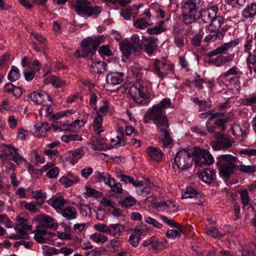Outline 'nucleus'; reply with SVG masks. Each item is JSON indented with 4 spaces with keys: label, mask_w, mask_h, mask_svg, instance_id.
Segmentation results:
<instances>
[{
    "label": "nucleus",
    "mask_w": 256,
    "mask_h": 256,
    "mask_svg": "<svg viewBox=\"0 0 256 256\" xmlns=\"http://www.w3.org/2000/svg\"><path fill=\"white\" fill-rule=\"evenodd\" d=\"M240 194L244 207V208L249 205L250 198L248 191L246 190H241L240 192Z\"/></svg>",
    "instance_id": "46"
},
{
    "label": "nucleus",
    "mask_w": 256,
    "mask_h": 256,
    "mask_svg": "<svg viewBox=\"0 0 256 256\" xmlns=\"http://www.w3.org/2000/svg\"><path fill=\"white\" fill-rule=\"evenodd\" d=\"M136 202L135 198L132 196L126 198L122 202V204L126 208H128L134 206Z\"/></svg>",
    "instance_id": "47"
},
{
    "label": "nucleus",
    "mask_w": 256,
    "mask_h": 256,
    "mask_svg": "<svg viewBox=\"0 0 256 256\" xmlns=\"http://www.w3.org/2000/svg\"><path fill=\"white\" fill-rule=\"evenodd\" d=\"M90 238L91 240L96 243H104L108 240L106 236L99 233H95L92 234Z\"/></svg>",
    "instance_id": "44"
},
{
    "label": "nucleus",
    "mask_w": 256,
    "mask_h": 256,
    "mask_svg": "<svg viewBox=\"0 0 256 256\" xmlns=\"http://www.w3.org/2000/svg\"><path fill=\"white\" fill-rule=\"evenodd\" d=\"M104 42L103 36H97L94 38L88 37L84 40L81 43L84 58L92 57L95 54L98 46Z\"/></svg>",
    "instance_id": "5"
},
{
    "label": "nucleus",
    "mask_w": 256,
    "mask_h": 256,
    "mask_svg": "<svg viewBox=\"0 0 256 256\" xmlns=\"http://www.w3.org/2000/svg\"><path fill=\"white\" fill-rule=\"evenodd\" d=\"M88 144L96 150H101L104 148V140L102 138H98L95 142L92 141Z\"/></svg>",
    "instance_id": "40"
},
{
    "label": "nucleus",
    "mask_w": 256,
    "mask_h": 256,
    "mask_svg": "<svg viewBox=\"0 0 256 256\" xmlns=\"http://www.w3.org/2000/svg\"><path fill=\"white\" fill-rule=\"evenodd\" d=\"M146 152L152 160L156 162L161 160L162 152L160 150L150 146L147 148Z\"/></svg>",
    "instance_id": "21"
},
{
    "label": "nucleus",
    "mask_w": 256,
    "mask_h": 256,
    "mask_svg": "<svg viewBox=\"0 0 256 256\" xmlns=\"http://www.w3.org/2000/svg\"><path fill=\"white\" fill-rule=\"evenodd\" d=\"M150 240V246L152 249L159 250L161 248L162 244L158 242V239L155 238H151Z\"/></svg>",
    "instance_id": "60"
},
{
    "label": "nucleus",
    "mask_w": 256,
    "mask_h": 256,
    "mask_svg": "<svg viewBox=\"0 0 256 256\" xmlns=\"http://www.w3.org/2000/svg\"><path fill=\"white\" fill-rule=\"evenodd\" d=\"M237 157L231 154H222L217 159L216 164L218 168L219 174L224 178H228L234 174L237 170Z\"/></svg>",
    "instance_id": "2"
},
{
    "label": "nucleus",
    "mask_w": 256,
    "mask_h": 256,
    "mask_svg": "<svg viewBox=\"0 0 256 256\" xmlns=\"http://www.w3.org/2000/svg\"><path fill=\"white\" fill-rule=\"evenodd\" d=\"M202 38V36L201 34H196L192 38V44L194 46H199L201 44Z\"/></svg>",
    "instance_id": "58"
},
{
    "label": "nucleus",
    "mask_w": 256,
    "mask_h": 256,
    "mask_svg": "<svg viewBox=\"0 0 256 256\" xmlns=\"http://www.w3.org/2000/svg\"><path fill=\"white\" fill-rule=\"evenodd\" d=\"M129 43L131 46L133 48V52L134 54L136 55L142 48V42H141L139 36L136 34H134L132 36Z\"/></svg>",
    "instance_id": "23"
},
{
    "label": "nucleus",
    "mask_w": 256,
    "mask_h": 256,
    "mask_svg": "<svg viewBox=\"0 0 256 256\" xmlns=\"http://www.w3.org/2000/svg\"><path fill=\"white\" fill-rule=\"evenodd\" d=\"M96 177L97 182H101L103 181L105 184L110 186V183L114 182V178H112L110 175L105 172H97L96 174Z\"/></svg>",
    "instance_id": "26"
},
{
    "label": "nucleus",
    "mask_w": 256,
    "mask_h": 256,
    "mask_svg": "<svg viewBox=\"0 0 256 256\" xmlns=\"http://www.w3.org/2000/svg\"><path fill=\"white\" fill-rule=\"evenodd\" d=\"M48 204L56 210H60L62 209L64 204H66V200L62 196L52 197L48 201Z\"/></svg>",
    "instance_id": "17"
},
{
    "label": "nucleus",
    "mask_w": 256,
    "mask_h": 256,
    "mask_svg": "<svg viewBox=\"0 0 256 256\" xmlns=\"http://www.w3.org/2000/svg\"><path fill=\"white\" fill-rule=\"evenodd\" d=\"M146 117H148L150 120H152L157 128L165 126L168 123L165 110H162L156 104L154 105L148 110L146 112Z\"/></svg>",
    "instance_id": "6"
},
{
    "label": "nucleus",
    "mask_w": 256,
    "mask_h": 256,
    "mask_svg": "<svg viewBox=\"0 0 256 256\" xmlns=\"http://www.w3.org/2000/svg\"><path fill=\"white\" fill-rule=\"evenodd\" d=\"M203 0H187L183 6L182 20L187 24L195 22L201 19L205 24H210L218 14V8L213 5L206 8H202Z\"/></svg>",
    "instance_id": "1"
},
{
    "label": "nucleus",
    "mask_w": 256,
    "mask_h": 256,
    "mask_svg": "<svg viewBox=\"0 0 256 256\" xmlns=\"http://www.w3.org/2000/svg\"><path fill=\"white\" fill-rule=\"evenodd\" d=\"M164 21H160L158 25L154 26V28H148L146 32L150 34H158L165 30Z\"/></svg>",
    "instance_id": "35"
},
{
    "label": "nucleus",
    "mask_w": 256,
    "mask_h": 256,
    "mask_svg": "<svg viewBox=\"0 0 256 256\" xmlns=\"http://www.w3.org/2000/svg\"><path fill=\"white\" fill-rule=\"evenodd\" d=\"M59 174V169L58 168H51L46 173V176L50 178H56Z\"/></svg>",
    "instance_id": "63"
},
{
    "label": "nucleus",
    "mask_w": 256,
    "mask_h": 256,
    "mask_svg": "<svg viewBox=\"0 0 256 256\" xmlns=\"http://www.w3.org/2000/svg\"><path fill=\"white\" fill-rule=\"evenodd\" d=\"M206 233L208 235H210L214 238H220L224 236L222 234L216 227L212 226L210 228L206 229Z\"/></svg>",
    "instance_id": "41"
},
{
    "label": "nucleus",
    "mask_w": 256,
    "mask_h": 256,
    "mask_svg": "<svg viewBox=\"0 0 256 256\" xmlns=\"http://www.w3.org/2000/svg\"><path fill=\"white\" fill-rule=\"evenodd\" d=\"M74 8L78 15L86 18H97L102 10L100 6H93L88 0H76Z\"/></svg>",
    "instance_id": "3"
},
{
    "label": "nucleus",
    "mask_w": 256,
    "mask_h": 256,
    "mask_svg": "<svg viewBox=\"0 0 256 256\" xmlns=\"http://www.w3.org/2000/svg\"><path fill=\"white\" fill-rule=\"evenodd\" d=\"M92 60V64L90 65V71L92 72L95 74L102 73L106 70V64L104 62H94L93 58H90Z\"/></svg>",
    "instance_id": "22"
},
{
    "label": "nucleus",
    "mask_w": 256,
    "mask_h": 256,
    "mask_svg": "<svg viewBox=\"0 0 256 256\" xmlns=\"http://www.w3.org/2000/svg\"><path fill=\"white\" fill-rule=\"evenodd\" d=\"M20 74L18 68L15 66H12L9 72L8 78L11 82L18 80L20 78Z\"/></svg>",
    "instance_id": "38"
},
{
    "label": "nucleus",
    "mask_w": 256,
    "mask_h": 256,
    "mask_svg": "<svg viewBox=\"0 0 256 256\" xmlns=\"http://www.w3.org/2000/svg\"><path fill=\"white\" fill-rule=\"evenodd\" d=\"M247 64L250 66V64H256V50L253 54H250L246 58Z\"/></svg>",
    "instance_id": "61"
},
{
    "label": "nucleus",
    "mask_w": 256,
    "mask_h": 256,
    "mask_svg": "<svg viewBox=\"0 0 256 256\" xmlns=\"http://www.w3.org/2000/svg\"><path fill=\"white\" fill-rule=\"evenodd\" d=\"M224 18L216 14L215 17L209 24L208 30L210 32H220L222 25L224 24Z\"/></svg>",
    "instance_id": "15"
},
{
    "label": "nucleus",
    "mask_w": 256,
    "mask_h": 256,
    "mask_svg": "<svg viewBox=\"0 0 256 256\" xmlns=\"http://www.w3.org/2000/svg\"><path fill=\"white\" fill-rule=\"evenodd\" d=\"M130 94L132 100L138 104H146L150 96L147 85L143 82H136L130 88Z\"/></svg>",
    "instance_id": "4"
},
{
    "label": "nucleus",
    "mask_w": 256,
    "mask_h": 256,
    "mask_svg": "<svg viewBox=\"0 0 256 256\" xmlns=\"http://www.w3.org/2000/svg\"><path fill=\"white\" fill-rule=\"evenodd\" d=\"M239 70L236 66H234L228 70L222 75L224 78H226L230 76H236L238 74Z\"/></svg>",
    "instance_id": "48"
},
{
    "label": "nucleus",
    "mask_w": 256,
    "mask_h": 256,
    "mask_svg": "<svg viewBox=\"0 0 256 256\" xmlns=\"http://www.w3.org/2000/svg\"><path fill=\"white\" fill-rule=\"evenodd\" d=\"M237 170L242 172L250 174L256 171V167L254 166L238 165Z\"/></svg>",
    "instance_id": "45"
},
{
    "label": "nucleus",
    "mask_w": 256,
    "mask_h": 256,
    "mask_svg": "<svg viewBox=\"0 0 256 256\" xmlns=\"http://www.w3.org/2000/svg\"><path fill=\"white\" fill-rule=\"evenodd\" d=\"M169 126L168 123L165 126L158 127L160 132V140L164 148H170L172 142V139L170 136L169 130H168Z\"/></svg>",
    "instance_id": "13"
},
{
    "label": "nucleus",
    "mask_w": 256,
    "mask_h": 256,
    "mask_svg": "<svg viewBox=\"0 0 256 256\" xmlns=\"http://www.w3.org/2000/svg\"><path fill=\"white\" fill-rule=\"evenodd\" d=\"M158 39L152 37L145 38L146 44H144L146 52L148 54H152L156 48Z\"/></svg>",
    "instance_id": "24"
},
{
    "label": "nucleus",
    "mask_w": 256,
    "mask_h": 256,
    "mask_svg": "<svg viewBox=\"0 0 256 256\" xmlns=\"http://www.w3.org/2000/svg\"><path fill=\"white\" fill-rule=\"evenodd\" d=\"M120 48L122 54L126 58H128L133 52V48L131 46L128 40H124L120 42Z\"/></svg>",
    "instance_id": "25"
},
{
    "label": "nucleus",
    "mask_w": 256,
    "mask_h": 256,
    "mask_svg": "<svg viewBox=\"0 0 256 256\" xmlns=\"http://www.w3.org/2000/svg\"><path fill=\"white\" fill-rule=\"evenodd\" d=\"M32 100L38 104L49 106L48 104L52 102L49 95L44 91H36L32 93L30 95Z\"/></svg>",
    "instance_id": "11"
},
{
    "label": "nucleus",
    "mask_w": 256,
    "mask_h": 256,
    "mask_svg": "<svg viewBox=\"0 0 256 256\" xmlns=\"http://www.w3.org/2000/svg\"><path fill=\"white\" fill-rule=\"evenodd\" d=\"M94 110L96 111L97 116L94 120V126L95 128V131L96 133L100 135V133L103 132V130L102 128V122L103 120L101 114H98V112L96 107L94 108Z\"/></svg>",
    "instance_id": "27"
},
{
    "label": "nucleus",
    "mask_w": 256,
    "mask_h": 256,
    "mask_svg": "<svg viewBox=\"0 0 256 256\" xmlns=\"http://www.w3.org/2000/svg\"><path fill=\"white\" fill-rule=\"evenodd\" d=\"M198 194L197 192L192 187H188L185 191L182 194V198H193Z\"/></svg>",
    "instance_id": "39"
},
{
    "label": "nucleus",
    "mask_w": 256,
    "mask_h": 256,
    "mask_svg": "<svg viewBox=\"0 0 256 256\" xmlns=\"http://www.w3.org/2000/svg\"><path fill=\"white\" fill-rule=\"evenodd\" d=\"M239 44V40L236 39L224 44L216 50L210 52L208 54V57L213 56L218 54H226L229 50L232 49Z\"/></svg>",
    "instance_id": "12"
},
{
    "label": "nucleus",
    "mask_w": 256,
    "mask_h": 256,
    "mask_svg": "<svg viewBox=\"0 0 256 256\" xmlns=\"http://www.w3.org/2000/svg\"><path fill=\"white\" fill-rule=\"evenodd\" d=\"M108 102L106 100L102 101V105L100 108L99 110H98V114L104 116L108 112Z\"/></svg>",
    "instance_id": "62"
},
{
    "label": "nucleus",
    "mask_w": 256,
    "mask_h": 256,
    "mask_svg": "<svg viewBox=\"0 0 256 256\" xmlns=\"http://www.w3.org/2000/svg\"><path fill=\"white\" fill-rule=\"evenodd\" d=\"M256 15V3L248 4L242 13V18L248 19L254 18Z\"/></svg>",
    "instance_id": "20"
},
{
    "label": "nucleus",
    "mask_w": 256,
    "mask_h": 256,
    "mask_svg": "<svg viewBox=\"0 0 256 256\" xmlns=\"http://www.w3.org/2000/svg\"><path fill=\"white\" fill-rule=\"evenodd\" d=\"M244 48L245 52L248 53V54H252V51L254 53L256 50V40L252 38L248 40L244 45Z\"/></svg>",
    "instance_id": "32"
},
{
    "label": "nucleus",
    "mask_w": 256,
    "mask_h": 256,
    "mask_svg": "<svg viewBox=\"0 0 256 256\" xmlns=\"http://www.w3.org/2000/svg\"><path fill=\"white\" fill-rule=\"evenodd\" d=\"M214 138V140L212 141L210 144L216 150H226L232 146L233 142L222 134H215Z\"/></svg>",
    "instance_id": "9"
},
{
    "label": "nucleus",
    "mask_w": 256,
    "mask_h": 256,
    "mask_svg": "<svg viewBox=\"0 0 256 256\" xmlns=\"http://www.w3.org/2000/svg\"><path fill=\"white\" fill-rule=\"evenodd\" d=\"M126 140L124 138L121 136H117L115 138L110 140L112 144V146H116L118 148L120 146H124L126 144Z\"/></svg>",
    "instance_id": "42"
},
{
    "label": "nucleus",
    "mask_w": 256,
    "mask_h": 256,
    "mask_svg": "<svg viewBox=\"0 0 256 256\" xmlns=\"http://www.w3.org/2000/svg\"><path fill=\"white\" fill-rule=\"evenodd\" d=\"M182 232H183V231L180 232L179 230H170L166 232V235L168 238H176L180 237Z\"/></svg>",
    "instance_id": "55"
},
{
    "label": "nucleus",
    "mask_w": 256,
    "mask_h": 256,
    "mask_svg": "<svg viewBox=\"0 0 256 256\" xmlns=\"http://www.w3.org/2000/svg\"><path fill=\"white\" fill-rule=\"evenodd\" d=\"M98 52L102 56H109L112 55V51L110 49L109 46L107 45H104L100 46L98 50Z\"/></svg>",
    "instance_id": "52"
},
{
    "label": "nucleus",
    "mask_w": 256,
    "mask_h": 256,
    "mask_svg": "<svg viewBox=\"0 0 256 256\" xmlns=\"http://www.w3.org/2000/svg\"><path fill=\"white\" fill-rule=\"evenodd\" d=\"M193 158L191 154L186 149L178 151L174 158V162L180 170H186L192 164Z\"/></svg>",
    "instance_id": "8"
},
{
    "label": "nucleus",
    "mask_w": 256,
    "mask_h": 256,
    "mask_svg": "<svg viewBox=\"0 0 256 256\" xmlns=\"http://www.w3.org/2000/svg\"><path fill=\"white\" fill-rule=\"evenodd\" d=\"M50 130V127L47 122L42 123L40 126H38L36 129L37 133L40 134V136H43L45 134Z\"/></svg>",
    "instance_id": "49"
},
{
    "label": "nucleus",
    "mask_w": 256,
    "mask_h": 256,
    "mask_svg": "<svg viewBox=\"0 0 256 256\" xmlns=\"http://www.w3.org/2000/svg\"><path fill=\"white\" fill-rule=\"evenodd\" d=\"M142 232L138 229L135 228L129 238V242L131 245L136 247L138 246Z\"/></svg>",
    "instance_id": "29"
},
{
    "label": "nucleus",
    "mask_w": 256,
    "mask_h": 256,
    "mask_svg": "<svg viewBox=\"0 0 256 256\" xmlns=\"http://www.w3.org/2000/svg\"><path fill=\"white\" fill-rule=\"evenodd\" d=\"M153 64L154 68V72L162 78H163L174 69L173 66L164 60L156 59Z\"/></svg>",
    "instance_id": "10"
},
{
    "label": "nucleus",
    "mask_w": 256,
    "mask_h": 256,
    "mask_svg": "<svg viewBox=\"0 0 256 256\" xmlns=\"http://www.w3.org/2000/svg\"><path fill=\"white\" fill-rule=\"evenodd\" d=\"M124 229V227L119 224H110L108 226V234L118 236Z\"/></svg>",
    "instance_id": "31"
},
{
    "label": "nucleus",
    "mask_w": 256,
    "mask_h": 256,
    "mask_svg": "<svg viewBox=\"0 0 256 256\" xmlns=\"http://www.w3.org/2000/svg\"><path fill=\"white\" fill-rule=\"evenodd\" d=\"M195 159V164L197 166L210 165L214 162V158L206 150L195 146L192 152Z\"/></svg>",
    "instance_id": "7"
},
{
    "label": "nucleus",
    "mask_w": 256,
    "mask_h": 256,
    "mask_svg": "<svg viewBox=\"0 0 256 256\" xmlns=\"http://www.w3.org/2000/svg\"><path fill=\"white\" fill-rule=\"evenodd\" d=\"M159 106L160 108L164 110V109L169 108L171 106L170 100L168 98L163 99L160 104H156Z\"/></svg>",
    "instance_id": "57"
},
{
    "label": "nucleus",
    "mask_w": 256,
    "mask_h": 256,
    "mask_svg": "<svg viewBox=\"0 0 256 256\" xmlns=\"http://www.w3.org/2000/svg\"><path fill=\"white\" fill-rule=\"evenodd\" d=\"M8 148V154L10 155L12 157V160L14 161L16 164H18L19 162H22L24 160L25 162V160H24V158L20 156V154L18 152V150L11 148L10 146H7Z\"/></svg>",
    "instance_id": "34"
},
{
    "label": "nucleus",
    "mask_w": 256,
    "mask_h": 256,
    "mask_svg": "<svg viewBox=\"0 0 256 256\" xmlns=\"http://www.w3.org/2000/svg\"><path fill=\"white\" fill-rule=\"evenodd\" d=\"M152 24V23L150 20H146L144 18H138L134 22V26L140 30L144 29Z\"/></svg>",
    "instance_id": "33"
},
{
    "label": "nucleus",
    "mask_w": 256,
    "mask_h": 256,
    "mask_svg": "<svg viewBox=\"0 0 256 256\" xmlns=\"http://www.w3.org/2000/svg\"><path fill=\"white\" fill-rule=\"evenodd\" d=\"M232 130L233 135L238 138H242V140L246 135V128L244 126L236 124L233 125Z\"/></svg>",
    "instance_id": "28"
},
{
    "label": "nucleus",
    "mask_w": 256,
    "mask_h": 256,
    "mask_svg": "<svg viewBox=\"0 0 256 256\" xmlns=\"http://www.w3.org/2000/svg\"><path fill=\"white\" fill-rule=\"evenodd\" d=\"M47 83L51 84L54 86L56 88H60L64 86L65 84V82L60 80V78L50 76V77L46 80Z\"/></svg>",
    "instance_id": "36"
},
{
    "label": "nucleus",
    "mask_w": 256,
    "mask_h": 256,
    "mask_svg": "<svg viewBox=\"0 0 256 256\" xmlns=\"http://www.w3.org/2000/svg\"><path fill=\"white\" fill-rule=\"evenodd\" d=\"M62 214L67 220H74L77 216L76 210L74 206H68L62 210Z\"/></svg>",
    "instance_id": "19"
},
{
    "label": "nucleus",
    "mask_w": 256,
    "mask_h": 256,
    "mask_svg": "<svg viewBox=\"0 0 256 256\" xmlns=\"http://www.w3.org/2000/svg\"><path fill=\"white\" fill-rule=\"evenodd\" d=\"M83 150L81 148L76 149L70 152L71 158H76L78 160L82 158L84 155Z\"/></svg>",
    "instance_id": "56"
},
{
    "label": "nucleus",
    "mask_w": 256,
    "mask_h": 256,
    "mask_svg": "<svg viewBox=\"0 0 256 256\" xmlns=\"http://www.w3.org/2000/svg\"><path fill=\"white\" fill-rule=\"evenodd\" d=\"M34 232V239L37 242L40 244H44L46 242L47 240L44 238L42 236L40 235L35 230Z\"/></svg>",
    "instance_id": "64"
},
{
    "label": "nucleus",
    "mask_w": 256,
    "mask_h": 256,
    "mask_svg": "<svg viewBox=\"0 0 256 256\" xmlns=\"http://www.w3.org/2000/svg\"><path fill=\"white\" fill-rule=\"evenodd\" d=\"M100 204L104 207H110L111 208H114L116 206V203L112 201L110 199H108L106 198H103L100 201Z\"/></svg>",
    "instance_id": "53"
},
{
    "label": "nucleus",
    "mask_w": 256,
    "mask_h": 256,
    "mask_svg": "<svg viewBox=\"0 0 256 256\" xmlns=\"http://www.w3.org/2000/svg\"><path fill=\"white\" fill-rule=\"evenodd\" d=\"M32 197L36 200V203L37 205L42 206L46 198V194L42 192V190H36L32 193Z\"/></svg>",
    "instance_id": "30"
},
{
    "label": "nucleus",
    "mask_w": 256,
    "mask_h": 256,
    "mask_svg": "<svg viewBox=\"0 0 256 256\" xmlns=\"http://www.w3.org/2000/svg\"><path fill=\"white\" fill-rule=\"evenodd\" d=\"M216 172L211 168H205L200 173L199 178L204 182L210 184L216 180Z\"/></svg>",
    "instance_id": "14"
},
{
    "label": "nucleus",
    "mask_w": 256,
    "mask_h": 256,
    "mask_svg": "<svg viewBox=\"0 0 256 256\" xmlns=\"http://www.w3.org/2000/svg\"><path fill=\"white\" fill-rule=\"evenodd\" d=\"M112 182L113 184H112V182H111L110 186L112 192L114 193L122 194V184L119 182L115 183V180Z\"/></svg>",
    "instance_id": "51"
},
{
    "label": "nucleus",
    "mask_w": 256,
    "mask_h": 256,
    "mask_svg": "<svg viewBox=\"0 0 256 256\" xmlns=\"http://www.w3.org/2000/svg\"><path fill=\"white\" fill-rule=\"evenodd\" d=\"M86 194L89 195L90 196H94L98 197L102 194L101 192L96 190L95 189L92 188L88 186H86Z\"/></svg>",
    "instance_id": "59"
},
{
    "label": "nucleus",
    "mask_w": 256,
    "mask_h": 256,
    "mask_svg": "<svg viewBox=\"0 0 256 256\" xmlns=\"http://www.w3.org/2000/svg\"><path fill=\"white\" fill-rule=\"evenodd\" d=\"M43 224L47 228H52L54 225V220L50 216H44L42 219Z\"/></svg>",
    "instance_id": "54"
},
{
    "label": "nucleus",
    "mask_w": 256,
    "mask_h": 256,
    "mask_svg": "<svg viewBox=\"0 0 256 256\" xmlns=\"http://www.w3.org/2000/svg\"><path fill=\"white\" fill-rule=\"evenodd\" d=\"M80 212L83 216H90L92 215L91 208L88 204H80Z\"/></svg>",
    "instance_id": "43"
},
{
    "label": "nucleus",
    "mask_w": 256,
    "mask_h": 256,
    "mask_svg": "<svg viewBox=\"0 0 256 256\" xmlns=\"http://www.w3.org/2000/svg\"><path fill=\"white\" fill-rule=\"evenodd\" d=\"M156 207L158 211L160 212H175L176 210V208H174L176 207L175 204L170 200L158 202L156 204Z\"/></svg>",
    "instance_id": "16"
},
{
    "label": "nucleus",
    "mask_w": 256,
    "mask_h": 256,
    "mask_svg": "<svg viewBox=\"0 0 256 256\" xmlns=\"http://www.w3.org/2000/svg\"><path fill=\"white\" fill-rule=\"evenodd\" d=\"M124 74L122 72L110 73L106 77V82L112 85L120 84L123 80Z\"/></svg>",
    "instance_id": "18"
},
{
    "label": "nucleus",
    "mask_w": 256,
    "mask_h": 256,
    "mask_svg": "<svg viewBox=\"0 0 256 256\" xmlns=\"http://www.w3.org/2000/svg\"><path fill=\"white\" fill-rule=\"evenodd\" d=\"M211 33L204 38V40L207 42H212L217 40L219 37L220 32H210Z\"/></svg>",
    "instance_id": "50"
},
{
    "label": "nucleus",
    "mask_w": 256,
    "mask_h": 256,
    "mask_svg": "<svg viewBox=\"0 0 256 256\" xmlns=\"http://www.w3.org/2000/svg\"><path fill=\"white\" fill-rule=\"evenodd\" d=\"M84 125V122L83 120H74L70 124H62V126H60V128L62 130H70L73 128L77 127V128H80L83 126Z\"/></svg>",
    "instance_id": "37"
}]
</instances>
